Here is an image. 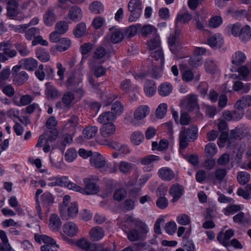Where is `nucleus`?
<instances>
[{"label":"nucleus","instance_id":"nucleus-1","mask_svg":"<svg viewBox=\"0 0 251 251\" xmlns=\"http://www.w3.org/2000/svg\"><path fill=\"white\" fill-rule=\"evenodd\" d=\"M67 179V177L64 176V180ZM96 176L85 178L83 180L85 186L84 188L80 187L75 184L64 180V186L67 187L70 190L79 192L82 194L87 195H94L98 193L100 191L99 186L95 182V180H98Z\"/></svg>","mask_w":251,"mask_h":251},{"label":"nucleus","instance_id":"nucleus-2","mask_svg":"<svg viewBox=\"0 0 251 251\" xmlns=\"http://www.w3.org/2000/svg\"><path fill=\"white\" fill-rule=\"evenodd\" d=\"M197 126L191 125L188 128L182 127L179 134V148L185 149L188 145V141H194L198 136Z\"/></svg>","mask_w":251,"mask_h":251},{"label":"nucleus","instance_id":"nucleus-3","mask_svg":"<svg viewBox=\"0 0 251 251\" xmlns=\"http://www.w3.org/2000/svg\"><path fill=\"white\" fill-rule=\"evenodd\" d=\"M11 47L12 44L9 41H3L0 43V62H4L9 58L16 56V50H11Z\"/></svg>","mask_w":251,"mask_h":251},{"label":"nucleus","instance_id":"nucleus-4","mask_svg":"<svg viewBox=\"0 0 251 251\" xmlns=\"http://www.w3.org/2000/svg\"><path fill=\"white\" fill-rule=\"evenodd\" d=\"M127 7L130 12L129 22L135 21L140 17L142 12V2L140 0H130Z\"/></svg>","mask_w":251,"mask_h":251},{"label":"nucleus","instance_id":"nucleus-5","mask_svg":"<svg viewBox=\"0 0 251 251\" xmlns=\"http://www.w3.org/2000/svg\"><path fill=\"white\" fill-rule=\"evenodd\" d=\"M60 4H55L53 6L50 7L44 15V21L47 26H51L56 20V15L55 10L57 8H61L63 3V0H58Z\"/></svg>","mask_w":251,"mask_h":251},{"label":"nucleus","instance_id":"nucleus-6","mask_svg":"<svg viewBox=\"0 0 251 251\" xmlns=\"http://www.w3.org/2000/svg\"><path fill=\"white\" fill-rule=\"evenodd\" d=\"M50 41L54 43H62L63 41V21L58 22L55 25V30L50 34Z\"/></svg>","mask_w":251,"mask_h":251},{"label":"nucleus","instance_id":"nucleus-7","mask_svg":"<svg viewBox=\"0 0 251 251\" xmlns=\"http://www.w3.org/2000/svg\"><path fill=\"white\" fill-rule=\"evenodd\" d=\"M42 242L45 245L41 247V251H57V249L59 248V245L56 244V241L47 235H43Z\"/></svg>","mask_w":251,"mask_h":251},{"label":"nucleus","instance_id":"nucleus-8","mask_svg":"<svg viewBox=\"0 0 251 251\" xmlns=\"http://www.w3.org/2000/svg\"><path fill=\"white\" fill-rule=\"evenodd\" d=\"M170 195L173 197V202L177 201L182 196L184 193V187L178 183L172 185L169 192Z\"/></svg>","mask_w":251,"mask_h":251},{"label":"nucleus","instance_id":"nucleus-9","mask_svg":"<svg viewBox=\"0 0 251 251\" xmlns=\"http://www.w3.org/2000/svg\"><path fill=\"white\" fill-rule=\"evenodd\" d=\"M233 235L234 230L232 229H229L226 230L225 233L223 231L220 232L217 237V239L223 246L227 247L229 246V240Z\"/></svg>","mask_w":251,"mask_h":251},{"label":"nucleus","instance_id":"nucleus-10","mask_svg":"<svg viewBox=\"0 0 251 251\" xmlns=\"http://www.w3.org/2000/svg\"><path fill=\"white\" fill-rule=\"evenodd\" d=\"M45 94L48 99H57L61 96L60 92L50 82L45 84Z\"/></svg>","mask_w":251,"mask_h":251},{"label":"nucleus","instance_id":"nucleus-11","mask_svg":"<svg viewBox=\"0 0 251 251\" xmlns=\"http://www.w3.org/2000/svg\"><path fill=\"white\" fill-rule=\"evenodd\" d=\"M62 226L61 220L56 214H51L49 219V226L50 228L54 231L60 230Z\"/></svg>","mask_w":251,"mask_h":251},{"label":"nucleus","instance_id":"nucleus-12","mask_svg":"<svg viewBox=\"0 0 251 251\" xmlns=\"http://www.w3.org/2000/svg\"><path fill=\"white\" fill-rule=\"evenodd\" d=\"M124 36L121 31L112 27L109 28V32L108 33L107 37L110 39L112 43L117 44L122 41Z\"/></svg>","mask_w":251,"mask_h":251},{"label":"nucleus","instance_id":"nucleus-13","mask_svg":"<svg viewBox=\"0 0 251 251\" xmlns=\"http://www.w3.org/2000/svg\"><path fill=\"white\" fill-rule=\"evenodd\" d=\"M78 212L77 203L72 202L67 208L65 214H64V220L73 219L76 217Z\"/></svg>","mask_w":251,"mask_h":251},{"label":"nucleus","instance_id":"nucleus-14","mask_svg":"<svg viewBox=\"0 0 251 251\" xmlns=\"http://www.w3.org/2000/svg\"><path fill=\"white\" fill-rule=\"evenodd\" d=\"M91 166L96 168H101L105 165V160L104 157L99 153H95L90 158Z\"/></svg>","mask_w":251,"mask_h":251},{"label":"nucleus","instance_id":"nucleus-15","mask_svg":"<svg viewBox=\"0 0 251 251\" xmlns=\"http://www.w3.org/2000/svg\"><path fill=\"white\" fill-rule=\"evenodd\" d=\"M7 16L12 18L17 16L18 14V2L15 0H10L7 2Z\"/></svg>","mask_w":251,"mask_h":251},{"label":"nucleus","instance_id":"nucleus-16","mask_svg":"<svg viewBox=\"0 0 251 251\" xmlns=\"http://www.w3.org/2000/svg\"><path fill=\"white\" fill-rule=\"evenodd\" d=\"M151 58L154 59L152 64L163 67L164 63V53L162 50H156L152 51L150 55Z\"/></svg>","mask_w":251,"mask_h":251},{"label":"nucleus","instance_id":"nucleus-17","mask_svg":"<svg viewBox=\"0 0 251 251\" xmlns=\"http://www.w3.org/2000/svg\"><path fill=\"white\" fill-rule=\"evenodd\" d=\"M100 131L102 137L107 138L114 134L116 127L112 123L104 124L100 129Z\"/></svg>","mask_w":251,"mask_h":251},{"label":"nucleus","instance_id":"nucleus-18","mask_svg":"<svg viewBox=\"0 0 251 251\" xmlns=\"http://www.w3.org/2000/svg\"><path fill=\"white\" fill-rule=\"evenodd\" d=\"M77 246L82 250L86 251H94L96 249V244L91 243L85 238H82L78 240L76 243Z\"/></svg>","mask_w":251,"mask_h":251},{"label":"nucleus","instance_id":"nucleus-19","mask_svg":"<svg viewBox=\"0 0 251 251\" xmlns=\"http://www.w3.org/2000/svg\"><path fill=\"white\" fill-rule=\"evenodd\" d=\"M89 234L92 240L98 241L103 238L104 235V232L102 227L97 226L91 229Z\"/></svg>","mask_w":251,"mask_h":251},{"label":"nucleus","instance_id":"nucleus-20","mask_svg":"<svg viewBox=\"0 0 251 251\" xmlns=\"http://www.w3.org/2000/svg\"><path fill=\"white\" fill-rule=\"evenodd\" d=\"M147 48L150 51L162 50L161 42L158 35H155L148 41Z\"/></svg>","mask_w":251,"mask_h":251},{"label":"nucleus","instance_id":"nucleus-21","mask_svg":"<svg viewBox=\"0 0 251 251\" xmlns=\"http://www.w3.org/2000/svg\"><path fill=\"white\" fill-rule=\"evenodd\" d=\"M159 176L163 180L170 181L175 177L174 172L168 167H164L159 170Z\"/></svg>","mask_w":251,"mask_h":251},{"label":"nucleus","instance_id":"nucleus-22","mask_svg":"<svg viewBox=\"0 0 251 251\" xmlns=\"http://www.w3.org/2000/svg\"><path fill=\"white\" fill-rule=\"evenodd\" d=\"M68 15L72 21L75 22L79 21L82 17L81 10L77 6H72L71 8Z\"/></svg>","mask_w":251,"mask_h":251},{"label":"nucleus","instance_id":"nucleus-23","mask_svg":"<svg viewBox=\"0 0 251 251\" xmlns=\"http://www.w3.org/2000/svg\"><path fill=\"white\" fill-rule=\"evenodd\" d=\"M150 109L148 106L141 105L135 110L134 117L137 120H140L147 116L149 113Z\"/></svg>","mask_w":251,"mask_h":251},{"label":"nucleus","instance_id":"nucleus-24","mask_svg":"<svg viewBox=\"0 0 251 251\" xmlns=\"http://www.w3.org/2000/svg\"><path fill=\"white\" fill-rule=\"evenodd\" d=\"M78 232L76 225L72 222H67L64 225V232L70 237L76 235Z\"/></svg>","mask_w":251,"mask_h":251},{"label":"nucleus","instance_id":"nucleus-25","mask_svg":"<svg viewBox=\"0 0 251 251\" xmlns=\"http://www.w3.org/2000/svg\"><path fill=\"white\" fill-rule=\"evenodd\" d=\"M115 118L116 116L112 112L109 111L105 112L99 116L98 118V121L103 125L107 124L114 121Z\"/></svg>","mask_w":251,"mask_h":251},{"label":"nucleus","instance_id":"nucleus-26","mask_svg":"<svg viewBox=\"0 0 251 251\" xmlns=\"http://www.w3.org/2000/svg\"><path fill=\"white\" fill-rule=\"evenodd\" d=\"M78 121L79 119L77 116L72 115L67 120L64 128L74 132V130L78 125Z\"/></svg>","mask_w":251,"mask_h":251},{"label":"nucleus","instance_id":"nucleus-27","mask_svg":"<svg viewBox=\"0 0 251 251\" xmlns=\"http://www.w3.org/2000/svg\"><path fill=\"white\" fill-rule=\"evenodd\" d=\"M246 59L245 53L241 51H236L232 57L231 62L233 64L239 66L243 64Z\"/></svg>","mask_w":251,"mask_h":251},{"label":"nucleus","instance_id":"nucleus-28","mask_svg":"<svg viewBox=\"0 0 251 251\" xmlns=\"http://www.w3.org/2000/svg\"><path fill=\"white\" fill-rule=\"evenodd\" d=\"M238 37L240 39L244 42L250 40L251 38V29L250 26L246 25L242 27V29Z\"/></svg>","mask_w":251,"mask_h":251},{"label":"nucleus","instance_id":"nucleus-29","mask_svg":"<svg viewBox=\"0 0 251 251\" xmlns=\"http://www.w3.org/2000/svg\"><path fill=\"white\" fill-rule=\"evenodd\" d=\"M142 35L147 37L150 35H152L153 37L157 35V29L153 25H144L141 30Z\"/></svg>","mask_w":251,"mask_h":251},{"label":"nucleus","instance_id":"nucleus-30","mask_svg":"<svg viewBox=\"0 0 251 251\" xmlns=\"http://www.w3.org/2000/svg\"><path fill=\"white\" fill-rule=\"evenodd\" d=\"M94 47L91 43H85L80 47V51L82 55V60H85L88 56V53H89L93 49Z\"/></svg>","mask_w":251,"mask_h":251},{"label":"nucleus","instance_id":"nucleus-31","mask_svg":"<svg viewBox=\"0 0 251 251\" xmlns=\"http://www.w3.org/2000/svg\"><path fill=\"white\" fill-rule=\"evenodd\" d=\"M163 67L152 64L151 68L148 70V73L152 78L158 79L161 76Z\"/></svg>","mask_w":251,"mask_h":251},{"label":"nucleus","instance_id":"nucleus-32","mask_svg":"<svg viewBox=\"0 0 251 251\" xmlns=\"http://www.w3.org/2000/svg\"><path fill=\"white\" fill-rule=\"evenodd\" d=\"M156 86L155 82L152 80H148L146 82L144 86V91L147 96L151 97L156 92Z\"/></svg>","mask_w":251,"mask_h":251},{"label":"nucleus","instance_id":"nucleus-33","mask_svg":"<svg viewBox=\"0 0 251 251\" xmlns=\"http://www.w3.org/2000/svg\"><path fill=\"white\" fill-rule=\"evenodd\" d=\"M208 44L212 48L221 47L223 43V39L220 35H214L207 40Z\"/></svg>","mask_w":251,"mask_h":251},{"label":"nucleus","instance_id":"nucleus-34","mask_svg":"<svg viewBox=\"0 0 251 251\" xmlns=\"http://www.w3.org/2000/svg\"><path fill=\"white\" fill-rule=\"evenodd\" d=\"M37 3L33 0H27L24 2L22 5V9L24 10H28L29 14H33L36 10Z\"/></svg>","mask_w":251,"mask_h":251},{"label":"nucleus","instance_id":"nucleus-35","mask_svg":"<svg viewBox=\"0 0 251 251\" xmlns=\"http://www.w3.org/2000/svg\"><path fill=\"white\" fill-rule=\"evenodd\" d=\"M28 75L25 71H22L16 75L13 81L18 85H21L28 79Z\"/></svg>","mask_w":251,"mask_h":251},{"label":"nucleus","instance_id":"nucleus-36","mask_svg":"<svg viewBox=\"0 0 251 251\" xmlns=\"http://www.w3.org/2000/svg\"><path fill=\"white\" fill-rule=\"evenodd\" d=\"M234 110L232 112L233 115V121H239L244 115V109L242 106L236 103L234 104Z\"/></svg>","mask_w":251,"mask_h":251},{"label":"nucleus","instance_id":"nucleus-37","mask_svg":"<svg viewBox=\"0 0 251 251\" xmlns=\"http://www.w3.org/2000/svg\"><path fill=\"white\" fill-rule=\"evenodd\" d=\"M98 130V127L96 126H88L83 130V135L85 138L90 139L96 135Z\"/></svg>","mask_w":251,"mask_h":251},{"label":"nucleus","instance_id":"nucleus-38","mask_svg":"<svg viewBox=\"0 0 251 251\" xmlns=\"http://www.w3.org/2000/svg\"><path fill=\"white\" fill-rule=\"evenodd\" d=\"M141 27V24H136V25H131L126 28L124 32L125 37L130 38L134 36L138 31V29Z\"/></svg>","mask_w":251,"mask_h":251},{"label":"nucleus","instance_id":"nucleus-39","mask_svg":"<svg viewBox=\"0 0 251 251\" xmlns=\"http://www.w3.org/2000/svg\"><path fill=\"white\" fill-rule=\"evenodd\" d=\"M198 105V97L194 94L190 95L188 96L187 104V109L188 111H192Z\"/></svg>","mask_w":251,"mask_h":251},{"label":"nucleus","instance_id":"nucleus-40","mask_svg":"<svg viewBox=\"0 0 251 251\" xmlns=\"http://www.w3.org/2000/svg\"><path fill=\"white\" fill-rule=\"evenodd\" d=\"M24 66L26 70L34 71L38 66V61L32 58H26L24 60Z\"/></svg>","mask_w":251,"mask_h":251},{"label":"nucleus","instance_id":"nucleus-41","mask_svg":"<svg viewBox=\"0 0 251 251\" xmlns=\"http://www.w3.org/2000/svg\"><path fill=\"white\" fill-rule=\"evenodd\" d=\"M172 85L167 83L161 84L158 90L159 95L163 97L169 95L172 92Z\"/></svg>","mask_w":251,"mask_h":251},{"label":"nucleus","instance_id":"nucleus-42","mask_svg":"<svg viewBox=\"0 0 251 251\" xmlns=\"http://www.w3.org/2000/svg\"><path fill=\"white\" fill-rule=\"evenodd\" d=\"M75 99V95L72 92H67L64 95V110L66 108L68 110L72 105V101Z\"/></svg>","mask_w":251,"mask_h":251},{"label":"nucleus","instance_id":"nucleus-43","mask_svg":"<svg viewBox=\"0 0 251 251\" xmlns=\"http://www.w3.org/2000/svg\"><path fill=\"white\" fill-rule=\"evenodd\" d=\"M41 202L42 204L48 207L54 202V197L49 192H45L41 196Z\"/></svg>","mask_w":251,"mask_h":251},{"label":"nucleus","instance_id":"nucleus-44","mask_svg":"<svg viewBox=\"0 0 251 251\" xmlns=\"http://www.w3.org/2000/svg\"><path fill=\"white\" fill-rule=\"evenodd\" d=\"M90 11L93 13L99 14L103 11V6L101 2L95 1L92 2L89 7Z\"/></svg>","mask_w":251,"mask_h":251},{"label":"nucleus","instance_id":"nucleus-45","mask_svg":"<svg viewBox=\"0 0 251 251\" xmlns=\"http://www.w3.org/2000/svg\"><path fill=\"white\" fill-rule=\"evenodd\" d=\"M86 30L85 24L83 22L78 24L74 30V34L76 38H80L83 36Z\"/></svg>","mask_w":251,"mask_h":251},{"label":"nucleus","instance_id":"nucleus-46","mask_svg":"<svg viewBox=\"0 0 251 251\" xmlns=\"http://www.w3.org/2000/svg\"><path fill=\"white\" fill-rule=\"evenodd\" d=\"M144 238L145 237L140 234L139 231L135 229L131 230L127 234V238L131 242L136 241Z\"/></svg>","mask_w":251,"mask_h":251},{"label":"nucleus","instance_id":"nucleus-47","mask_svg":"<svg viewBox=\"0 0 251 251\" xmlns=\"http://www.w3.org/2000/svg\"><path fill=\"white\" fill-rule=\"evenodd\" d=\"M204 151L207 157H212L217 153V149L216 145L213 143H208L205 146Z\"/></svg>","mask_w":251,"mask_h":251},{"label":"nucleus","instance_id":"nucleus-48","mask_svg":"<svg viewBox=\"0 0 251 251\" xmlns=\"http://www.w3.org/2000/svg\"><path fill=\"white\" fill-rule=\"evenodd\" d=\"M144 138V135L139 131L134 132L131 136V141L135 145H139Z\"/></svg>","mask_w":251,"mask_h":251},{"label":"nucleus","instance_id":"nucleus-49","mask_svg":"<svg viewBox=\"0 0 251 251\" xmlns=\"http://www.w3.org/2000/svg\"><path fill=\"white\" fill-rule=\"evenodd\" d=\"M160 160L158 156L151 154L147 155L141 159V163L144 165H149L153 162L158 161Z\"/></svg>","mask_w":251,"mask_h":251},{"label":"nucleus","instance_id":"nucleus-50","mask_svg":"<svg viewBox=\"0 0 251 251\" xmlns=\"http://www.w3.org/2000/svg\"><path fill=\"white\" fill-rule=\"evenodd\" d=\"M237 178L240 184L245 185L249 181L250 175L246 172H240L238 173Z\"/></svg>","mask_w":251,"mask_h":251},{"label":"nucleus","instance_id":"nucleus-51","mask_svg":"<svg viewBox=\"0 0 251 251\" xmlns=\"http://www.w3.org/2000/svg\"><path fill=\"white\" fill-rule=\"evenodd\" d=\"M192 18V15L188 12L183 14H178L176 19V28L178 27L179 23H186L190 21Z\"/></svg>","mask_w":251,"mask_h":251},{"label":"nucleus","instance_id":"nucleus-52","mask_svg":"<svg viewBox=\"0 0 251 251\" xmlns=\"http://www.w3.org/2000/svg\"><path fill=\"white\" fill-rule=\"evenodd\" d=\"M0 89L3 94L9 97H12L15 93L14 88L11 85H5V83L0 85Z\"/></svg>","mask_w":251,"mask_h":251},{"label":"nucleus","instance_id":"nucleus-53","mask_svg":"<svg viewBox=\"0 0 251 251\" xmlns=\"http://www.w3.org/2000/svg\"><path fill=\"white\" fill-rule=\"evenodd\" d=\"M239 73V78L240 80H247L249 75V68L246 66H242L237 69Z\"/></svg>","mask_w":251,"mask_h":251},{"label":"nucleus","instance_id":"nucleus-54","mask_svg":"<svg viewBox=\"0 0 251 251\" xmlns=\"http://www.w3.org/2000/svg\"><path fill=\"white\" fill-rule=\"evenodd\" d=\"M244 109L246 107L251 105V96L245 95L240 98L236 102Z\"/></svg>","mask_w":251,"mask_h":251},{"label":"nucleus","instance_id":"nucleus-55","mask_svg":"<svg viewBox=\"0 0 251 251\" xmlns=\"http://www.w3.org/2000/svg\"><path fill=\"white\" fill-rule=\"evenodd\" d=\"M106 53V51L104 47H98L95 49L93 53V59L96 60L101 59L105 55Z\"/></svg>","mask_w":251,"mask_h":251},{"label":"nucleus","instance_id":"nucleus-56","mask_svg":"<svg viewBox=\"0 0 251 251\" xmlns=\"http://www.w3.org/2000/svg\"><path fill=\"white\" fill-rule=\"evenodd\" d=\"M77 156L76 151L74 148H70L65 153V160L68 162H72L75 160Z\"/></svg>","mask_w":251,"mask_h":251},{"label":"nucleus","instance_id":"nucleus-57","mask_svg":"<svg viewBox=\"0 0 251 251\" xmlns=\"http://www.w3.org/2000/svg\"><path fill=\"white\" fill-rule=\"evenodd\" d=\"M39 28L35 27H31L25 32V37L27 40L30 41L33 37L34 39L36 37V35L39 34Z\"/></svg>","mask_w":251,"mask_h":251},{"label":"nucleus","instance_id":"nucleus-58","mask_svg":"<svg viewBox=\"0 0 251 251\" xmlns=\"http://www.w3.org/2000/svg\"><path fill=\"white\" fill-rule=\"evenodd\" d=\"M167 110V105L165 103L159 105L156 110V116L158 118H163L166 114Z\"/></svg>","mask_w":251,"mask_h":251},{"label":"nucleus","instance_id":"nucleus-59","mask_svg":"<svg viewBox=\"0 0 251 251\" xmlns=\"http://www.w3.org/2000/svg\"><path fill=\"white\" fill-rule=\"evenodd\" d=\"M36 56L39 60L43 62H46L50 60V55L48 51L42 50H36Z\"/></svg>","mask_w":251,"mask_h":251},{"label":"nucleus","instance_id":"nucleus-60","mask_svg":"<svg viewBox=\"0 0 251 251\" xmlns=\"http://www.w3.org/2000/svg\"><path fill=\"white\" fill-rule=\"evenodd\" d=\"M126 196V192L124 188H120L116 189L113 195V198L115 200L120 201L124 199Z\"/></svg>","mask_w":251,"mask_h":251},{"label":"nucleus","instance_id":"nucleus-61","mask_svg":"<svg viewBox=\"0 0 251 251\" xmlns=\"http://www.w3.org/2000/svg\"><path fill=\"white\" fill-rule=\"evenodd\" d=\"M15 47L22 56H27L29 53L30 51L27 47L22 43H19L16 44Z\"/></svg>","mask_w":251,"mask_h":251},{"label":"nucleus","instance_id":"nucleus-62","mask_svg":"<svg viewBox=\"0 0 251 251\" xmlns=\"http://www.w3.org/2000/svg\"><path fill=\"white\" fill-rule=\"evenodd\" d=\"M123 109V105L122 103L120 101H116L112 105L111 112L116 117L117 115H119L122 112Z\"/></svg>","mask_w":251,"mask_h":251},{"label":"nucleus","instance_id":"nucleus-63","mask_svg":"<svg viewBox=\"0 0 251 251\" xmlns=\"http://www.w3.org/2000/svg\"><path fill=\"white\" fill-rule=\"evenodd\" d=\"M177 221L180 225L186 226L190 223L191 221L188 215L185 214H182L177 216Z\"/></svg>","mask_w":251,"mask_h":251},{"label":"nucleus","instance_id":"nucleus-64","mask_svg":"<svg viewBox=\"0 0 251 251\" xmlns=\"http://www.w3.org/2000/svg\"><path fill=\"white\" fill-rule=\"evenodd\" d=\"M222 22V18L220 16H216L211 18L209 25L210 27L216 28L220 25Z\"/></svg>","mask_w":251,"mask_h":251}]
</instances>
